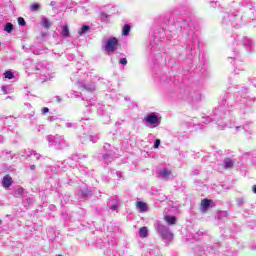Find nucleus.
I'll return each mask as SVG.
<instances>
[{"instance_id":"3","label":"nucleus","mask_w":256,"mask_h":256,"mask_svg":"<svg viewBox=\"0 0 256 256\" xmlns=\"http://www.w3.org/2000/svg\"><path fill=\"white\" fill-rule=\"evenodd\" d=\"M118 45L119 40L117 38H109L105 43L104 49L107 53H115Z\"/></svg>"},{"instance_id":"23","label":"nucleus","mask_w":256,"mask_h":256,"mask_svg":"<svg viewBox=\"0 0 256 256\" xmlns=\"http://www.w3.org/2000/svg\"><path fill=\"white\" fill-rule=\"evenodd\" d=\"M97 136H89V140L92 141V143H97Z\"/></svg>"},{"instance_id":"33","label":"nucleus","mask_w":256,"mask_h":256,"mask_svg":"<svg viewBox=\"0 0 256 256\" xmlns=\"http://www.w3.org/2000/svg\"><path fill=\"white\" fill-rule=\"evenodd\" d=\"M31 169H35V166H31Z\"/></svg>"},{"instance_id":"13","label":"nucleus","mask_w":256,"mask_h":256,"mask_svg":"<svg viewBox=\"0 0 256 256\" xmlns=\"http://www.w3.org/2000/svg\"><path fill=\"white\" fill-rule=\"evenodd\" d=\"M89 29V26H82V28L78 31V34L81 36L86 35Z\"/></svg>"},{"instance_id":"26","label":"nucleus","mask_w":256,"mask_h":256,"mask_svg":"<svg viewBox=\"0 0 256 256\" xmlns=\"http://www.w3.org/2000/svg\"><path fill=\"white\" fill-rule=\"evenodd\" d=\"M2 91L5 93V95H7V86H2Z\"/></svg>"},{"instance_id":"19","label":"nucleus","mask_w":256,"mask_h":256,"mask_svg":"<svg viewBox=\"0 0 256 256\" xmlns=\"http://www.w3.org/2000/svg\"><path fill=\"white\" fill-rule=\"evenodd\" d=\"M159 145H161V140L156 139L154 142V149H159Z\"/></svg>"},{"instance_id":"28","label":"nucleus","mask_w":256,"mask_h":256,"mask_svg":"<svg viewBox=\"0 0 256 256\" xmlns=\"http://www.w3.org/2000/svg\"><path fill=\"white\" fill-rule=\"evenodd\" d=\"M220 216H222V217H227V212H225V211H223V212H220V214H219Z\"/></svg>"},{"instance_id":"9","label":"nucleus","mask_w":256,"mask_h":256,"mask_svg":"<svg viewBox=\"0 0 256 256\" xmlns=\"http://www.w3.org/2000/svg\"><path fill=\"white\" fill-rule=\"evenodd\" d=\"M3 187H11L13 185V180L9 176H5L2 180Z\"/></svg>"},{"instance_id":"6","label":"nucleus","mask_w":256,"mask_h":256,"mask_svg":"<svg viewBox=\"0 0 256 256\" xmlns=\"http://www.w3.org/2000/svg\"><path fill=\"white\" fill-rule=\"evenodd\" d=\"M136 209L138 213H147V203L143 201L136 202Z\"/></svg>"},{"instance_id":"17","label":"nucleus","mask_w":256,"mask_h":256,"mask_svg":"<svg viewBox=\"0 0 256 256\" xmlns=\"http://www.w3.org/2000/svg\"><path fill=\"white\" fill-rule=\"evenodd\" d=\"M4 77H5V79H13V77H15V75L11 71H6L4 73Z\"/></svg>"},{"instance_id":"5","label":"nucleus","mask_w":256,"mask_h":256,"mask_svg":"<svg viewBox=\"0 0 256 256\" xmlns=\"http://www.w3.org/2000/svg\"><path fill=\"white\" fill-rule=\"evenodd\" d=\"M211 203H213L212 200H209V199L202 200L201 206H200L202 213H207V211H209V208L211 207Z\"/></svg>"},{"instance_id":"24","label":"nucleus","mask_w":256,"mask_h":256,"mask_svg":"<svg viewBox=\"0 0 256 256\" xmlns=\"http://www.w3.org/2000/svg\"><path fill=\"white\" fill-rule=\"evenodd\" d=\"M42 113H43V115L49 113V108H47V107L42 108Z\"/></svg>"},{"instance_id":"32","label":"nucleus","mask_w":256,"mask_h":256,"mask_svg":"<svg viewBox=\"0 0 256 256\" xmlns=\"http://www.w3.org/2000/svg\"><path fill=\"white\" fill-rule=\"evenodd\" d=\"M50 5L53 7V5H55V2H51Z\"/></svg>"},{"instance_id":"2","label":"nucleus","mask_w":256,"mask_h":256,"mask_svg":"<svg viewBox=\"0 0 256 256\" xmlns=\"http://www.w3.org/2000/svg\"><path fill=\"white\" fill-rule=\"evenodd\" d=\"M157 231L159 235L162 237V239H164V241H172L173 234L169 231V228L161 224H158Z\"/></svg>"},{"instance_id":"7","label":"nucleus","mask_w":256,"mask_h":256,"mask_svg":"<svg viewBox=\"0 0 256 256\" xmlns=\"http://www.w3.org/2000/svg\"><path fill=\"white\" fill-rule=\"evenodd\" d=\"M159 175H160L161 179L167 180V179H169V177H171V171H169L167 169H163L159 172Z\"/></svg>"},{"instance_id":"27","label":"nucleus","mask_w":256,"mask_h":256,"mask_svg":"<svg viewBox=\"0 0 256 256\" xmlns=\"http://www.w3.org/2000/svg\"><path fill=\"white\" fill-rule=\"evenodd\" d=\"M17 193H19V195H22L23 194V188H18Z\"/></svg>"},{"instance_id":"8","label":"nucleus","mask_w":256,"mask_h":256,"mask_svg":"<svg viewBox=\"0 0 256 256\" xmlns=\"http://www.w3.org/2000/svg\"><path fill=\"white\" fill-rule=\"evenodd\" d=\"M139 235L141 239H145L149 236V230H147V227L143 226L139 229Z\"/></svg>"},{"instance_id":"14","label":"nucleus","mask_w":256,"mask_h":256,"mask_svg":"<svg viewBox=\"0 0 256 256\" xmlns=\"http://www.w3.org/2000/svg\"><path fill=\"white\" fill-rule=\"evenodd\" d=\"M4 31H6V33H12L13 32V24L7 23L6 26L4 27Z\"/></svg>"},{"instance_id":"10","label":"nucleus","mask_w":256,"mask_h":256,"mask_svg":"<svg viewBox=\"0 0 256 256\" xmlns=\"http://www.w3.org/2000/svg\"><path fill=\"white\" fill-rule=\"evenodd\" d=\"M234 163H233V160H231V158H226L224 160V163H223V167L224 169H231V167H233Z\"/></svg>"},{"instance_id":"31","label":"nucleus","mask_w":256,"mask_h":256,"mask_svg":"<svg viewBox=\"0 0 256 256\" xmlns=\"http://www.w3.org/2000/svg\"><path fill=\"white\" fill-rule=\"evenodd\" d=\"M66 127H71V123H66Z\"/></svg>"},{"instance_id":"22","label":"nucleus","mask_w":256,"mask_h":256,"mask_svg":"<svg viewBox=\"0 0 256 256\" xmlns=\"http://www.w3.org/2000/svg\"><path fill=\"white\" fill-rule=\"evenodd\" d=\"M120 65H127V58H121L119 61Z\"/></svg>"},{"instance_id":"21","label":"nucleus","mask_w":256,"mask_h":256,"mask_svg":"<svg viewBox=\"0 0 256 256\" xmlns=\"http://www.w3.org/2000/svg\"><path fill=\"white\" fill-rule=\"evenodd\" d=\"M18 25H21L22 27H24L25 25V19H23L22 17L18 18Z\"/></svg>"},{"instance_id":"12","label":"nucleus","mask_w":256,"mask_h":256,"mask_svg":"<svg viewBox=\"0 0 256 256\" xmlns=\"http://www.w3.org/2000/svg\"><path fill=\"white\" fill-rule=\"evenodd\" d=\"M130 31H131V26H129L128 24H125L123 29H122V35L127 37V35H129Z\"/></svg>"},{"instance_id":"16","label":"nucleus","mask_w":256,"mask_h":256,"mask_svg":"<svg viewBox=\"0 0 256 256\" xmlns=\"http://www.w3.org/2000/svg\"><path fill=\"white\" fill-rule=\"evenodd\" d=\"M62 35L63 37H69V27L66 25L62 27Z\"/></svg>"},{"instance_id":"4","label":"nucleus","mask_w":256,"mask_h":256,"mask_svg":"<svg viewBox=\"0 0 256 256\" xmlns=\"http://www.w3.org/2000/svg\"><path fill=\"white\" fill-rule=\"evenodd\" d=\"M48 142L50 143V145L54 146V147H59V145H63V138H61V136H48Z\"/></svg>"},{"instance_id":"20","label":"nucleus","mask_w":256,"mask_h":256,"mask_svg":"<svg viewBox=\"0 0 256 256\" xmlns=\"http://www.w3.org/2000/svg\"><path fill=\"white\" fill-rule=\"evenodd\" d=\"M236 202H237V205H243L245 203V198H237Z\"/></svg>"},{"instance_id":"29","label":"nucleus","mask_w":256,"mask_h":256,"mask_svg":"<svg viewBox=\"0 0 256 256\" xmlns=\"http://www.w3.org/2000/svg\"><path fill=\"white\" fill-rule=\"evenodd\" d=\"M51 77H53V76H51V75L45 76V80L49 81L51 79Z\"/></svg>"},{"instance_id":"15","label":"nucleus","mask_w":256,"mask_h":256,"mask_svg":"<svg viewBox=\"0 0 256 256\" xmlns=\"http://www.w3.org/2000/svg\"><path fill=\"white\" fill-rule=\"evenodd\" d=\"M42 25L46 28L49 29V27H51V22H49V20L47 18H43L42 19Z\"/></svg>"},{"instance_id":"25","label":"nucleus","mask_w":256,"mask_h":256,"mask_svg":"<svg viewBox=\"0 0 256 256\" xmlns=\"http://www.w3.org/2000/svg\"><path fill=\"white\" fill-rule=\"evenodd\" d=\"M117 207H118V205H117V203H115V204H113V205L110 206V209H111L112 211H115V209H117Z\"/></svg>"},{"instance_id":"30","label":"nucleus","mask_w":256,"mask_h":256,"mask_svg":"<svg viewBox=\"0 0 256 256\" xmlns=\"http://www.w3.org/2000/svg\"><path fill=\"white\" fill-rule=\"evenodd\" d=\"M252 191H253V193H255V195H256V185H254V186L252 187Z\"/></svg>"},{"instance_id":"1","label":"nucleus","mask_w":256,"mask_h":256,"mask_svg":"<svg viewBox=\"0 0 256 256\" xmlns=\"http://www.w3.org/2000/svg\"><path fill=\"white\" fill-rule=\"evenodd\" d=\"M144 121L150 129H155V127H159V125H161V117L157 113L148 114L144 118Z\"/></svg>"},{"instance_id":"11","label":"nucleus","mask_w":256,"mask_h":256,"mask_svg":"<svg viewBox=\"0 0 256 256\" xmlns=\"http://www.w3.org/2000/svg\"><path fill=\"white\" fill-rule=\"evenodd\" d=\"M164 219L169 225H175V221H177L175 216H165Z\"/></svg>"},{"instance_id":"34","label":"nucleus","mask_w":256,"mask_h":256,"mask_svg":"<svg viewBox=\"0 0 256 256\" xmlns=\"http://www.w3.org/2000/svg\"><path fill=\"white\" fill-rule=\"evenodd\" d=\"M236 129H241V127H236Z\"/></svg>"},{"instance_id":"18","label":"nucleus","mask_w":256,"mask_h":256,"mask_svg":"<svg viewBox=\"0 0 256 256\" xmlns=\"http://www.w3.org/2000/svg\"><path fill=\"white\" fill-rule=\"evenodd\" d=\"M40 5L37 3H34L31 5L30 9L31 11H37L39 9Z\"/></svg>"}]
</instances>
